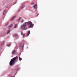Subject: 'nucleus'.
Returning a JSON list of instances; mask_svg holds the SVG:
<instances>
[{
	"instance_id": "obj_17",
	"label": "nucleus",
	"mask_w": 77,
	"mask_h": 77,
	"mask_svg": "<svg viewBox=\"0 0 77 77\" xmlns=\"http://www.w3.org/2000/svg\"><path fill=\"white\" fill-rule=\"evenodd\" d=\"M11 45V44H8L7 45V46L8 47H9Z\"/></svg>"
},
{
	"instance_id": "obj_9",
	"label": "nucleus",
	"mask_w": 77,
	"mask_h": 77,
	"mask_svg": "<svg viewBox=\"0 0 77 77\" xmlns=\"http://www.w3.org/2000/svg\"><path fill=\"white\" fill-rule=\"evenodd\" d=\"M6 10H5L4 11L3 15H4L6 14Z\"/></svg>"
},
{
	"instance_id": "obj_12",
	"label": "nucleus",
	"mask_w": 77,
	"mask_h": 77,
	"mask_svg": "<svg viewBox=\"0 0 77 77\" xmlns=\"http://www.w3.org/2000/svg\"><path fill=\"white\" fill-rule=\"evenodd\" d=\"M17 36H18V34H15L14 35V37H17Z\"/></svg>"
},
{
	"instance_id": "obj_13",
	"label": "nucleus",
	"mask_w": 77,
	"mask_h": 77,
	"mask_svg": "<svg viewBox=\"0 0 77 77\" xmlns=\"http://www.w3.org/2000/svg\"><path fill=\"white\" fill-rule=\"evenodd\" d=\"M25 7V5H23L21 7V9H23V8H24V7Z\"/></svg>"
},
{
	"instance_id": "obj_5",
	"label": "nucleus",
	"mask_w": 77,
	"mask_h": 77,
	"mask_svg": "<svg viewBox=\"0 0 77 77\" xmlns=\"http://www.w3.org/2000/svg\"><path fill=\"white\" fill-rule=\"evenodd\" d=\"M34 8L35 9H37V5L35 4V5L33 6Z\"/></svg>"
},
{
	"instance_id": "obj_10",
	"label": "nucleus",
	"mask_w": 77,
	"mask_h": 77,
	"mask_svg": "<svg viewBox=\"0 0 77 77\" xmlns=\"http://www.w3.org/2000/svg\"><path fill=\"white\" fill-rule=\"evenodd\" d=\"M30 31H29L28 32V33H27V36H29V35L30 34Z\"/></svg>"
},
{
	"instance_id": "obj_18",
	"label": "nucleus",
	"mask_w": 77,
	"mask_h": 77,
	"mask_svg": "<svg viewBox=\"0 0 77 77\" xmlns=\"http://www.w3.org/2000/svg\"><path fill=\"white\" fill-rule=\"evenodd\" d=\"M21 19V17H20L19 19H18V21H20V20Z\"/></svg>"
},
{
	"instance_id": "obj_26",
	"label": "nucleus",
	"mask_w": 77,
	"mask_h": 77,
	"mask_svg": "<svg viewBox=\"0 0 77 77\" xmlns=\"http://www.w3.org/2000/svg\"><path fill=\"white\" fill-rule=\"evenodd\" d=\"M38 15H37V17H38Z\"/></svg>"
},
{
	"instance_id": "obj_24",
	"label": "nucleus",
	"mask_w": 77,
	"mask_h": 77,
	"mask_svg": "<svg viewBox=\"0 0 77 77\" xmlns=\"http://www.w3.org/2000/svg\"><path fill=\"white\" fill-rule=\"evenodd\" d=\"M19 69V68H18L17 69V71H18V70Z\"/></svg>"
},
{
	"instance_id": "obj_16",
	"label": "nucleus",
	"mask_w": 77,
	"mask_h": 77,
	"mask_svg": "<svg viewBox=\"0 0 77 77\" xmlns=\"http://www.w3.org/2000/svg\"><path fill=\"white\" fill-rule=\"evenodd\" d=\"M19 60L20 61H21L22 60V59H21V57H19Z\"/></svg>"
},
{
	"instance_id": "obj_1",
	"label": "nucleus",
	"mask_w": 77,
	"mask_h": 77,
	"mask_svg": "<svg viewBox=\"0 0 77 77\" xmlns=\"http://www.w3.org/2000/svg\"><path fill=\"white\" fill-rule=\"evenodd\" d=\"M18 60V57L16 56L14 58L11 59L9 63V64L11 66L14 65L15 63Z\"/></svg>"
},
{
	"instance_id": "obj_14",
	"label": "nucleus",
	"mask_w": 77,
	"mask_h": 77,
	"mask_svg": "<svg viewBox=\"0 0 77 77\" xmlns=\"http://www.w3.org/2000/svg\"><path fill=\"white\" fill-rule=\"evenodd\" d=\"M11 31V30L10 29H9V30H8V31H7V34H8L10 33V32Z\"/></svg>"
},
{
	"instance_id": "obj_25",
	"label": "nucleus",
	"mask_w": 77,
	"mask_h": 77,
	"mask_svg": "<svg viewBox=\"0 0 77 77\" xmlns=\"http://www.w3.org/2000/svg\"><path fill=\"white\" fill-rule=\"evenodd\" d=\"M16 4V3H15L14 4V5L15 4Z\"/></svg>"
},
{
	"instance_id": "obj_21",
	"label": "nucleus",
	"mask_w": 77,
	"mask_h": 77,
	"mask_svg": "<svg viewBox=\"0 0 77 77\" xmlns=\"http://www.w3.org/2000/svg\"><path fill=\"white\" fill-rule=\"evenodd\" d=\"M21 34L22 35H23V32H21Z\"/></svg>"
},
{
	"instance_id": "obj_20",
	"label": "nucleus",
	"mask_w": 77,
	"mask_h": 77,
	"mask_svg": "<svg viewBox=\"0 0 77 77\" xmlns=\"http://www.w3.org/2000/svg\"><path fill=\"white\" fill-rule=\"evenodd\" d=\"M33 4H34V2H32V3H31V5H33Z\"/></svg>"
},
{
	"instance_id": "obj_7",
	"label": "nucleus",
	"mask_w": 77,
	"mask_h": 77,
	"mask_svg": "<svg viewBox=\"0 0 77 77\" xmlns=\"http://www.w3.org/2000/svg\"><path fill=\"white\" fill-rule=\"evenodd\" d=\"M13 26V25L12 24H11L8 27V28L9 29L10 28H11L12 26Z\"/></svg>"
},
{
	"instance_id": "obj_3",
	"label": "nucleus",
	"mask_w": 77,
	"mask_h": 77,
	"mask_svg": "<svg viewBox=\"0 0 77 77\" xmlns=\"http://www.w3.org/2000/svg\"><path fill=\"white\" fill-rule=\"evenodd\" d=\"M26 25L25 22L23 25H21L20 27L21 29L23 30H27V27H26Z\"/></svg>"
},
{
	"instance_id": "obj_23",
	"label": "nucleus",
	"mask_w": 77,
	"mask_h": 77,
	"mask_svg": "<svg viewBox=\"0 0 77 77\" xmlns=\"http://www.w3.org/2000/svg\"><path fill=\"white\" fill-rule=\"evenodd\" d=\"M24 36H25V34H23V36L24 37Z\"/></svg>"
},
{
	"instance_id": "obj_22",
	"label": "nucleus",
	"mask_w": 77,
	"mask_h": 77,
	"mask_svg": "<svg viewBox=\"0 0 77 77\" xmlns=\"http://www.w3.org/2000/svg\"><path fill=\"white\" fill-rule=\"evenodd\" d=\"M23 22H24V20H22L21 22L22 23H23Z\"/></svg>"
},
{
	"instance_id": "obj_15",
	"label": "nucleus",
	"mask_w": 77,
	"mask_h": 77,
	"mask_svg": "<svg viewBox=\"0 0 77 77\" xmlns=\"http://www.w3.org/2000/svg\"><path fill=\"white\" fill-rule=\"evenodd\" d=\"M17 24H16L14 26V28H17Z\"/></svg>"
},
{
	"instance_id": "obj_4",
	"label": "nucleus",
	"mask_w": 77,
	"mask_h": 77,
	"mask_svg": "<svg viewBox=\"0 0 77 77\" xmlns=\"http://www.w3.org/2000/svg\"><path fill=\"white\" fill-rule=\"evenodd\" d=\"M20 45V49L21 50L23 48V47L24 46V44L23 43H20L19 44Z\"/></svg>"
},
{
	"instance_id": "obj_8",
	"label": "nucleus",
	"mask_w": 77,
	"mask_h": 77,
	"mask_svg": "<svg viewBox=\"0 0 77 77\" xmlns=\"http://www.w3.org/2000/svg\"><path fill=\"white\" fill-rule=\"evenodd\" d=\"M16 52V51L15 50H14L12 52V54H14Z\"/></svg>"
},
{
	"instance_id": "obj_2",
	"label": "nucleus",
	"mask_w": 77,
	"mask_h": 77,
	"mask_svg": "<svg viewBox=\"0 0 77 77\" xmlns=\"http://www.w3.org/2000/svg\"><path fill=\"white\" fill-rule=\"evenodd\" d=\"M26 25H27L28 26V28H30L31 27H33V24L31 22H25Z\"/></svg>"
},
{
	"instance_id": "obj_6",
	"label": "nucleus",
	"mask_w": 77,
	"mask_h": 77,
	"mask_svg": "<svg viewBox=\"0 0 77 77\" xmlns=\"http://www.w3.org/2000/svg\"><path fill=\"white\" fill-rule=\"evenodd\" d=\"M4 43H5V42L3 41V43H1V46L2 47L4 45Z\"/></svg>"
},
{
	"instance_id": "obj_19",
	"label": "nucleus",
	"mask_w": 77,
	"mask_h": 77,
	"mask_svg": "<svg viewBox=\"0 0 77 77\" xmlns=\"http://www.w3.org/2000/svg\"><path fill=\"white\" fill-rule=\"evenodd\" d=\"M9 24L8 22L7 23V24H6L5 26H7V25H8Z\"/></svg>"
},
{
	"instance_id": "obj_11",
	"label": "nucleus",
	"mask_w": 77,
	"mask_h": 77,
	"mask_svg": "<svg viewBox=\"0 0 77 77\" xmlns=\"http://www.w3.org/2000/svg\"><path fill=\"white\" fill-rule=\"evenodd\" d=\"M15 18V16L14 17H13L12 18V19H11V21H13L14 20V19Z\"/></svg>"
}]
</instances>
